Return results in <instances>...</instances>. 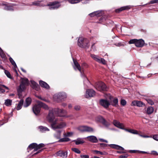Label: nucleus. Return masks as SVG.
<instances>
[{
    "instance_id": "de8ad7c7",
    "label": "nucleus",
    "mask_w": 158,
    "mask_h": 158,
    "mask_svg": "<svg viewBox=\"0 0 158 158\" xmlns=\"http://www.w3.org/2000/svg\"><path fill=\"white\" fill-rule=\"evenodd\" d=\"M146 100L149 104L152 105L154 104L153 102L150 99H146Z\"/></svg>"
},
{
    "instance_id": "79ce46f5",
    "label": "nucleus",
    "mask_w": 158,
    "mask_h": 158,
    "mask_svg": "<svg viewBox=\"0 0 158 158\" xmlns=\"http://www.w3.org/2000/svg\"><path fill=\"white\" fill-rule=\"evenodd\" d=\"M99 60L97 62L102 63L103 64H106V61L105 60L102 58H99Z\"/></svg>"
},
{
    "instance_id": "5701e85b",
    "label": "nucleus",
    "mask_w": 158,
    "mask_h": 158,
    "mask_svg": "<svg viewBox=\"0 0 158 158\" xmlns=\"http://www.w3.org/2000/svg\"><path fill=\"white\" fill-rule=\"evenodd\" d=\"M62 131L61 130H56V132L54 135V137L57 139H60V138Z\"/></svg>"
},
{
    "instance_id": "6e6552de",
    "label": "nucleus",
    "mask_w": 158,
    "mask_h": 158,
    "mask_svg": "<svg viewBox=\"0 0 158 158\" xmlns=\"http://www.w3.org/2000/svg\"><path fill=\"white\" fill-rule=\"evenodd\" d=\"M54 111L56 114L58 116L60 117H65L67 114V111L63 109H60L58 108L54 109Z\"/></svg>"
},
{
    "instance_id": "cd10ccee",
    "label": "nucleus",
    "mask_w": 158,
    "mask_h": 158,
    "mask_svg": "<svg viewBox=\"0 0 158 158\" xmlns=\"http://www.w3.org/2000/svg\"><path fill=\"white\" fill-rule=\"evenodd\" d=\"M37 102L38 103V105L40 106V107H42L43 108L45 109H48V108L47 105H46L45 104L40 102L39 101H37Z\"/></svg>"
},
{
    "instance_id": "72a5a7b5",
    "label": "nucleus",
    "mask_w": 158,
    "mask_h": 158,
    "mask_svg": "<svg viewBox=\"0 0 158 158\" xmlns=\"http://www.w3.org/2000/svg\"><path fill=\"white\" fill-rule=\"evenodd\" d=\"M82 0H68V2L72 4H74L80 2Z\"/></svg>"
},
{
    "instance_id": "dca6fc26",
    "label": "nucleus",
    "mask_w": 158,
    "mask_h": 158,
    "mask_svg": "<svg viewBox=\"0 0 158 158\" xmlns=\"http://www.w3.org/2000/svg\"><path fill=\"white\" fill-rule=\"evenodd\" d=\"M57 156L64 158H66L67 156V152L66 151H59L56 153Z\"/></svg>"
},
{
    "instance_id": "09e8293b",
    "label": "nucleus",
    "mask_w": 158,
    "mask_h": 158,
    "mask_svg": "<svg viewBox=\"0 0 158 158\" xmlns=\"http://www.w3.org/2000/svg\"><path fill=\"white\" fill-rule=\"evenodd\" d=\"M120 103L121 105L123 106H125L127 103L126 101L124 99H121Z\"/></svg>"
},
{
    "instance_id": "4d7b16f0",
    "label": "nucleus",
    "mask_w": 158,
    "mask_h": 158,
    "mask_svg": "<svg viewBox=\"0 0 158 158\" xmlns=\"http://www.w3.org/2000/svg\"><path fill=\"white\" fill-rule=\"evenodd\" d=\"M115 45L117 46L120 47L122 46H123V44H122L121 42H119L118 43H116L114 44Z\"/></svg>"
},
{
    "instance_id": "ea45409f",
    "label": "nucleus",
    "mask_w": 158,
    "mask_h": 158,
    "mask_svg": "<svg viewBox=\"0 0 158 158\" xmlns=\"http://www.w3.org/2000/svg\"><path fill=\"white\" fill-rule=\"evenodd\" d=\"M70 140L69 138H65L60 139L59 140V142H68Z\"/></svg>"
},
{
    "instance_id": "69168bd1",
    "label": "nucleus",
    "mask_w": 158,
    "mask_h": 158,
    "mask_svg": "<svg viewBox=\"0 0 158 158\" xmlns=\"http://www.w3.org/2000/svg\"><path fill=\"white\" fill-rule=\"evenodd\" d=\"M116 145L115 144H110L109 145V146L111 147L112 148H115V146H116Z\"/></svg>"
},
{
    "instance_id": "f03ea898",
    "label": "nucleus",
    "mask_w": 158,
    "mask_h": 158,
    "mask_svg": "<svg viewBox=\"0 0 158 158\" xmlns=\"http://www.w3.org/2000/svg\"><path fill=\"white\" fill-rule=\"evenodd\" d=\"M58 121V119H56L54 122L51 123V127L54 130H55L57 129L61 130L66 126V123L64 122H61L57 124Z\"/></svg>"
},
{
    "instance_id": "bb28decb",
    "label": "nucleus",
    "mask_w": 158,
    "mask_h": 158,
    "mask_svg": "<svg viewBox=\"0 0 158 158\" xmlns=\"http://www.w3.org/2000/svg\"><path fill=\"white\" fill-rule=\"evenodd\" d=\"M28 148L30 150L34 149L35 150H37V144L35 143L31 144L28 146Z\"/></svg>"
},
{
    "instance_id": "c85d7f7f",
    "label": "nucleus",
    "mask_w": 158,
    "mask_h": 158,
    "mask_svg": "<svg viewBox=\"0 0 158 158\" xmlns=\"http://www.w3.org/2000/svg\"><path fill=\"white\" fill-rule=\"evenodd\" d=\"M154 111V108L151 106L148 107L146 110V113L148 114H152Z\"/></svg>"
},
{
    "instance_id": "e433bc0d",
    "label": "nucleus",
    "mask_w": 158,
    "mask_h": 158,
    "mask_svg": "<svg viewBox=\"0 0 158 158\" xmlns=\"http://www.w3.org/2000/svg\"><path fill=\"white\" fill-rule=\"evenodd\" d=\"M90 56L93 59L96 61L98 62L99 60V57L98 56L94 54H91Z\"/></svg>"
},
{
    "instance_id": "2f4dec72",
    "label": "nucleus",
    "mask_w": 158,
    "mask_h": 158,
    "mask_svg": "<svg viewBox=\"0 0 158 158\" xmlns=\"http://www.w3.org/2000/svg\"><path fill=\"white\" fill-rule=\"evenodd\" d=\"M97 118L98 119V121L102 122L103 123H106V121L104 118L102 117L101 116H99L97 117Z\"/></svg>"
},
{
    "instance_id": "7ed1b4c3",
    "label": "nucleus",
    "mask_w": 158,
    "mask_h": 158,
    "mask_svg": "<svg viewBox=\"0 0 158 158\" xmlns=\"http://www.w3.org/2000/svg\"><path fill=\"white\" fill-rule=\"evenodd\" d=\"M130 44H134L137 47H142L144 44V41L142 39L137 40V39H133L131 40L128 42Z\"/></svg>"
},
{
    "instance_id": "0e129e2a",
    "label": "nucleus",
    "mask_w": 158,
    "mask_h": 158,
    "mask_svg": "<svg viewBox=\"0 0 158 158\" xmlns=\"http://www.w3.org/2000/svg\"><path fill=\"white\" fill-rule=\"evenodd\" d=\"M139 135L141 137H143V138H149V137H150L149 136H147V135H140V134H139Z\"/></svg>"
},
{
    "instance_id": "39448f33",
    "label": "nucleus",
    "mask_w": 158,
    "mask_h": 158,
    "mask_svg": "<svg viewBox=\"0 0 158 158\" xmlns=\"http://www.w3.org/2000/svg\"><path fill=\"white\" fill-rule=\"evenodd\" d=\"M60 2L55 1L49 2L46 6H48L50 10L56 9L58 8L60 6Z\"/></svg>"
},
{
    "instance_id": "aec40b11",
    "label": "nucleus",
    "mask_w": 158,
    "mask_h": 158,
    "mask_svg": "<svg viewBox=\"0 0 158 158\" xmlns=\"http://www.w3.org/2000/svg\"><path fill=\"white\" fill-rule=\"evenodd\" d=\"M144 105L143 102L140 101H133L131 104L132 106H136L139 107H141Z\"/></svg>"
},
{
    "instance_id": "774afa93",
    "label": "nucleus",
    "mask_w": 158,
    "mask_h": 158,
    "mask_svg": "<svg viewBox=\"0 0 158 158\" xmlns=\"http://www.w3.org/2000/svg\"><path fill=\"white\" fill-rule=\"evenodd\" d=\"M106 126H109L110 125V123H108L106 121V123H103Z\"/></svg>"
},
{
    "instance_id": "f3484780",
    "label": "nucleus",
    "mask_w": 158,
    "mask_h": 158,
    "mask_svg": "<svg viewBox=\"0 0 158 158\" xmlns=\"http://www.w3.org/2000/svg\"><path fill=\"white\" fill-rule=\"evenodd\" d=\"M40 106L38 105V103H37V105H35L33 107L32 110L35 114L37 115L40 113Z\"/></svg>"
},
{
    "instance_id": "c03bdc74",
    "label": "nucleus",
    "mask_w": 158,
    "mask_h": 158,
    "mask_svg": "<svg viewBox=\"0 0 158 158\" xmlns=\"http://www.w3.org/2000/svg\"><path fill=\"white\" fill-rule=\"evenodd\" d=\"M72 150L74 152L78 153L80 154L81 153V151L77 148H73L72 149Z\"/></svg>"
},
{
    "instance_id": "603ef678",
    "label": "nucleus",
    "mask_w": 158,
    "mask_h": 158,
    "mask_svg": "<svg viewBox=\"0 0 158 158\" xmlns=\"http://www.w3.org/2000/svg\"><path fill=\"white\" fill-rule=\"evenodd\" d=\"M74 109L76 111H79L80 110L81 107L79 106H76L74 107Z\"/></svg>"
},
{
    "instance_id": "a19ab883",
    "label": "nucleus",
    "mask_w": 158,
    "mask_h": 158,
    "mask_svg": "<svg viewBox=\"0 0 158 158\" xmlns=\"http://www.w3.org/2000/svg\"><path fill=\"white\" fill-rule=\"evenodd\" d=\"M95 14L96 16L97 17L101 16L102 15V13L100 11H94Z\"/></svg>"
},
{
    "instance_id": "6e6d98bb",
    "label": "nucleus",
    "mask_w": 158,
    "mask_h": 158,
    "mask_svg": "<svg viewBox=\"0 0 158 158\" xmlns=\"http://www.w3.org/2000/svg\"><path fill=\"white\" fill-rule=\"evenodd\" d=\"M152 138L154 140L158 141V135H153Z\"/></svg>"
},
{
    "instance_id": "4be33fe9",
    "label": "nucleus",
    "mask_w": 158,
    "mask_h": 158,
    "mask_svg": "<svg viewBox=\"0 0 158 158\" xmlns=\"http://www.w3.org/2000/svg\"><path fill=\"white\" fill-rule=\"evenodd\" d=\"M9 60L12 64L13 66L14 70L15 71V72L16 74L18 75V74L17 73V71L16 69V68L17 67V66L15 62L13 60V59L10 57L9 58Z\"/></svg>"
},
{
    "instance_id": "b1692460",
    "label": "nucleus",
    "mask_w": 158,
    "mask_h": 158,
    "mask_svg": "<svg viewBox=\"0 0 158 158\" xmlns=\"http://www.w3.org/2000/svg\"><path fill=\"white\" fill-rule=\"evenodd\" d=\"M41 1H36L32 2V4L31 5H28L31 6L32 5H34L36 6H45L43 4L41 3Z\"/></svg>"
},
{
    "instance_id": "a878e982",
    "label": "nucleus",
    "mask_w": 158,
    "mask_h": 158,
    "mask_svg": "<svg viewBox=\"0 0 158 158\" xmlns=\"http://www.w3.org/2000/svg\"><path fill=\"white\" fill-rule=\"evenodd\" d=\"M31 99L30 98H27L25 100V102L24 105V106L25 107L28 106L31 104Z\"/></svg>"
},
{
    "instance_id": "3c124183",
    "label": "nucleus",
    "mask_w": 158,
    "mask_h": 158,
    "mask_svg": "<svg viewBox=\"0 0 158 158\" xmlns=\"http://www.w3.org/2000/svg\"><path fill=\"white\" fill-rule=\"evenodd\" d=\"M4 88L5 89H9L7 87L3 85L2 82H0V89H1V88Z\"/></svg>"
},
{
    "instance_id": "c756f323",
    "label": "nucleus",
    "mask_w": 158,
    "mask_h": 158,
    "mask_svg": "<svg viewBox=\"0 0 158 158\" xmlns=\"http://www.w3.org/2000/svg\"><path fill=\"white\" fill-rule=\"evenodd\" d=\"M23 99H21L20 101L16 108L17 110H19L21 108L23 104Z\"/></svg>"
},
{
    "instance_id": "e2e57ef3",
    "label": "nucleus",
    "mask_w": 158,
    "mask_h": 158,
    "mask_svg": "<svg viewBox=\"0 0 158 158\" xmlns=\"http://www.w3.org/2000/svg\"><path fill=\"white\" fill-rule=\"evenodd\" d=\"M31 84L33 85L34 87H36V85H38L34 81H32Z\"/></svg>"
},
{
    "instance_id": "338daca9",
    "label": "nucleus",
    "mask_w": 158,
    "mask_h": 158,
    "mask_svg": "<svg viewBox=\"0 0 158 158\" xmlns=\"http://www.w3.org/2000/svg\"><path fill=\"white\" fill-rule=\"evenodd\" d=\"M37 97L39 99H41V100H43V101H46V100L45 99H44V98H42L41 97V96H37Z\"/></svg>"
},
{
    "instance_id": "412c9836",
    "label": "nucleus",
    "mask_w": 158,
    "mask_h": 158,
    "mask_svg": "<svg viewBox=\"0 0 158 158\" xmlns=\"http://www.w3.org/2000/svg\"><path fill=\"white\" fill-rule=\"evenodd\" d=\"M73 61L74 64V66H73V68L75 70L77 69L81 73V68L80 65L79 64L77 61L74 59H73Z\"/></svg>"
},
{
    "instance_id": "7c9ffc66",
    "label": "nucleus",
    "mask_w": 158,
    "mask_h": 158,
    "mask_svg": "<svg viewBox=\"0 0 158 158\" xmlns=\"http://www.w3.org/2000/svg\"><path fill=\"white\" fill-rule=\"evenodd\" d=\"M39 128L40 131L42 132L49 131V129L46 127H44L42 126H40L39 127Z\"/></svg>"
},
{
    "instance_id": "13d9d810",
    "label": "nucleus",
    "mask_w": 158,
    "mask_h": 158,
    "mask_svg": "<svg viewBox=\"0 0 158 158\" xmlns=\"http://www.w3.org/2000/svg\"><path fill=\"white\" fill-rule=\"evenodd\" d=\"M81 158H89V156L88 155H81L80 156Z\"/></svg>"
},
{
    "instance_id": "ddd939ff",
    "label": "nucleus",
    "mask_w": 158,
    "mask_h": 158,
    "mask_svg": "<svg viewBox=\"0 0 158 158\" xmlns=\"http://www.w3.org/2000/svg\"><path fill=\"white\" fill-rule=\"evenodd\" d=\"M3 6H5L4 9L7 10H13V6H15V4H3Z\"/></svg>"
},
{
    "instance_id": "2eb2a0df",
    "label": "nucleus",
    "mask_w": 158,
    "mask_h": 158,
    "mask_svg": "<svg viewBox=\"0 0 158 158\" xmlns=\"http://www.w3.org/2000/svg\"><path fill=\"white\" fill-rule=\"evenodd\" d=\"M95 95V92L93 89H87L85 97L86 98H88L94 96Z\"/></svg>"
},
{
    "instance_id": "bf43d9fd",
    "label": "nucleus",
    "mask_w": 158,
    "mask_h": 158,
    "mask_svg": "<svg viewBox=\"0 0 158 158\" xmlns=\"http://www.w3.org/2000/svg\"><path fill=\"white\" fill-rule=\"evenodd\" d=\"M128 156V155L126 154L125 155H122L119 156V158H127Z\"/></svg>"
},
{
    "instance_id": "9b49d317",
    "label": "nucleus",
    "mask_w": 158,
    "mask_h": 158,
    "mask_svg": "<svg viewBox=\"0 0 158 158\" xmlns=\"http://www.w3.org/2000/svg\"><path fill=\"white\" fill-rule=\"evenodd\" d=\"M29 85V81L27 78H23L21 83L20 85V87L19 89H24L26 86Z\"/></svg>"
},
{
    "instance_id": "864d4df0",
    "label": "nucleus",
    "mask_w": 158,
    "mask_h": 158,
    "mask_svg": "<svg viewBox=\"0 0 158 158\" xmlns=\"http://www.w3.org/2000/svg\"><path fill=\"white\" fill-rule=\"evenodd\" d=\"M158 3V0H153L150 2V4Z\"/></svg>"
},
{
    "instance_id": "20e7f679",
    "label": "nucleus",
    "mask_w": 158,
    "mask_h": 158,
    "mask_svg": "<svg viewBox=\"0 0 158 158\" xmlns=\"http://www.w3.org/2000/svg\"><path fill=\"white\" fill-rule=\"evenodd\" d=\"M66 97V94L64 93H62L55 94L53 96V98L54 101L60 102L61 101L64 100Z\"/></svg>"
},
{
    "instance_id": "37998d69",
    "label": "nucleus",
    "mask_w": 158,
    "mask_h": 158,
    "mask_svg": "<svg viewBox=\"0 0 158 158\" xmlns=\"http://www.w3.org/2000/svg\"><path fill=\"white\" fill-rule=\"evenodd\" d=\"M0 56L2 58H4L6 56L3 53V50L0 47Z\"/></svg>"
},
{
    "instance_id": "f8f14e48",
    "label": "nucleus",
    "mask_w": 158,
    "mask_h": 158,
    "mask_svg": "<svg viewBox=\"0 0 158 158\" xmlns=\"http://www.w3.org/2000/svg\"><path fill=\"white\" fill-rule=\"evenodd\" d=\"M99 102L101 105L106 108H107L110 105V102L106 99H101Z\"/></svg>"
},
{
    "instance_id": "423d86ee",
    "label": "nucleus",
    "mask_w": 158,
    "mask_h": 158,
    "mask_svg": "<svg viewBox=\"0 0 158 158\" xmlns=\"http://www.w3.org/2000/svg\"><path fill=\"white\" fill-rule=\"evenodd\" d=\"M53 112H55L54 109L52 110H50L48 114L47 117V120L51 123L54 122L56 119H58L57 118H55L53 114Z\"/></svg>"
},
{
    "instance_id": "f257e3e1",
    "label": "nucleus",
    "mask_w": 158,
    "mask_h": 158,
    "mask_svg": "<svg viewBox=\"0 0 158 158\" xmlns=\"http://www.w3.org/2000/svg\"><path fill=\"white\" fill-rule=\"evenodd\" d=\"M89 40L86 38L79 37L78 39L77 44L80 47L87 49L89 47Z\"/></svg>"
},
{
    "instance_id": "8fccbe9b",
    "label": "nucleus",
    "mask_w": 158,
    "mask_h": 158,
    "mask_svg": "<svg viewBox=\"0 0 158 158\" xmlns=\"http://www.w3.org/2000/svg\"><path fill=\"white\" fill-rule=\"evenodd\" d=\"M115 149H119L121 150H124V149L123 148H122L121 147H120L118 145H116L115 146Z\"/></svg>"
},
{
    "instance_id": "a18cd8bd",
    "label": "nucleus",
    "mask_w": 158,
    "mask_h": 158,
    "mask_svg": "<svg viewBox=\"0 0 158 158\" xmlns=\"http://www.w3.org/2000/svg\"><path fill=\"white\" fill-rule=\"evenodd\" d=\"M44 144L43 143H40L39 145L37 144V150L44 147Z\"/></svg>"
},
{
    "instance_id": "052dcab7",
    "label": "nucleus",
    "mask_w": 158,
    "mask_h": 158,
    "mask_svg": "<svg viewBox=\"0 0 158 158\" xmlns=\"http://www.w3.org/2000/svg\"><path fill=\"white\" fill-rule=\"evenodd\" d=\"M73 134V133L72 132H68L67 133L66 136H70Z\"/></svg>"
},
{
    "instance_id": "a211bd4d",
    "label": "nucleus",
    "mask_w": 158,
    "mask_h": 158,
    "mask_svg": "<svg viewBox=\"0 0 158 158\" xmlns=\"http://www.w3.org/2000/svg\"><path fill=\"white\" fill-rule=\"evenodd\" d=\"M130 8V6H127L122 7L121 8L117 9L115 10V12L117 13H119L120 12L124 10H128Z\"/></svg>"
},
{
    "instance_id": "680f3d73",
    "label": "nucleus",
    "mask_w": 158,
    "mask_h": 158,
    "mask_svg": "<svg viewBox=\"0 0 158 158\" xmlns=\"http://www.w3.org/2000/svg\"><path fill=\"white\" fill-rule=\"evenodd\" d=\"M89 15L91 17H93L94 16H96L94 12L90 13L89 14Z\"/></svg>"
},
{
    "instance_id": "49530a36",
    "label": "nucleus",
    "mask_w": 158,
    "mask_h": 158,
    "mask_svg": "<svg viewBox=\"0 0 158 158\" xmlns=\"http://www.w3.org/2000/svg\"><path fill=\"white\" fill-rule=\"evenodd\" d=\"M74 141L75 142L76 144L77 145H78L83 143V142L79 139H77L76 140H75Z\"/></svg>"
},
{
    "instance_id": "393cba45",
    "label": "nucleus",
    "mask_w": 158,
    "mask_h": 158,
    "mask_svg": "<svg viewBox=\"0 0 158 158\" xmlns=\"http://www.w3.org/2000/svg\"><path fill=\"white\" fill-rule=\"evenodd\" d=\"M87 139L88 140L93 143H96L98 141L97 138L94 136H89L87 137Z\"/></svg>"
},
{
    "instance_id": "5fc2aeb1",
    "label": "nucleus",
    "mask_w": 158,
    "mask_h": 158,
    "mask_svg": "<svg viewBox=\"0 0 158 158\" xmlns=\"http://www.w3.org/2000/svg\"><path fill=\"white\" fill-rule=\"evenodd\" d=\"M139 150H130L128 151V152L131 153H138Z\"/></svg>"
},
{
    "instance_id": "58836bf2",
    "label": "nucleus",
    "mask_w": 158,
    "mask_h": 158,
    "mask_svg": "<svg viewBox=\"0 0 158 158\" xmlns=\"http://www.w3.org/2000/svg\"><path fill=\"white\" fill-rule=\"evenodd\" d=\"M4 71L7 77L10 79H12V77L11 76L10 73L9 72L5 69H4Z\"/></svg>"
},
{
    "instance_id": "1a4fd4ad",
    "label": "nucleus",
    "mask_w": 158,
    "mask_h": 158,
    "mask_svg": "<svg viewBox=\"0 0 158 158\" xmlns=\"http://www.w3.org/2000/svg\"><path fill=\"white\" fill-rule=\"evenodd\" d=\"M96 89H106V86L105 84L102 81L96 82L94 85Z\"/></svg>"
},
{
    "instance_id": "4c0bfd02",
    "label": "nucleus",
    "mask_w": 158,
    "mask_h": 158,
    "mask_svg": "<svg viewBox=\"0 0 158 158\" xmlns=\"http://www.w3.org/2000/svg\"><path fill=\"white\" fill-rule=\"evenodd\" d=\"M12 100L7 99L6 100L5 104L7 106H10L11 105Z\"/></svg>"
},
{
    "instance_id": "0eeeda50",
    "label": "nucleus",
    "mask_w": 158,
    "mask_h": 158,
    "mask_svg": "<svg viewBox=\"0 0 158 158\" xmlns=\"http://www.w3.org/2000/svg\"><path fill=\"white\" fill-rule=\"evenodd\" d=\"M77 129L78 130L81 132H91L94 131L93 128L87 126H80L78 127Z\"/></svg>"
},
{
    "instance_id": "473e14b6",
    "label": "nucleus",
    "mask_w": 158,
    "mask_h": 158,
    "mask_svg": "<svg viewBox=\"0 0 158 158\" xmlns=\"http://www.w3.org/2000/svg\"><path fill=\"white\" fill-rule=\"evenodd\" d=\"M92 152L94 153L95 154H99L101 155H105L106 154V152H101L97 150H92Z\"/></svg>"
},
{
    "instance_id": "6ab92c4d",
    "label": "nucleus",
    "mask_w": 158,
    "mask_h": 158,
    "mask_svg": "<svg viewBox=\"0 0 158 158\" xmlns=\"http://www.w3.org/2000/svg\"><path fill=\"white\" fill-rule=\"evenodd\" d=\"M39 83L40 85L42 87L45 89H49L50 86L46 82L42 81L40 80L39 81Z\"/></svg>"
},
{
    "instance_id": "f704fd0d",
    "label": "nucleus",
    "mask_w": 158,
    "mask_h": 158,
    "mask_svg": "<svg viewBox=\"0 0 158 158\" xmlns=\"http://www.w3.org/2000/svg\"><path fill=\"white\" fill-rule=\"evenodd\" d=\"M126 131H128L131 133L135 134H138V131H137L133 130V129H127L125 130Z\"/></svg>"
},
{
    "instance_id": "9d476101",
    "label": "nucleus",
    "mask_w": 158,
    "mask_h": 158,
    "mask_svg": "<svg viewBox=\"0 0 158 158\" xmlns=\"http://www.w3.org/2000/svg\"><path fill=\"white\" fill-rule=\"evenodd\" d=\"M109 98L110 101V105L112 106L117 107L118 105V101L117 98H114L111 95H110L109 97Z\"/></svg>"
},
{
    "instance_id": "4468645a",
    "label": "nucleus",
    "mask_w": 158,
    "mask_h": 158,
    "mask_svg": "<svg viewBox=\"0 0 158 158\" xmlns=\"http://www.w3.org/2000/svg\"><path fill=\"white\" fill-rule=\"evenodd\" d=\"M113 124L116 127L120 129H124V126L123 123H120L118 121L114 120L113 122Z\"/></svg>"
},
{
    "instance_id": "c9c22d12",
    "label": "nucleus",
    "mask_w": 158,
    "mask_h": 158,
    "mask_svg": "<svg viewBox=\"0 0 158 158\" xmlns=\"http://www.w3.org/2000/svg\"><path fill=\"white\" fill-rule=\"evenodd\" d=\"M18 94L19 98H21L23 96V94L24 93V89H18Z\"/></svg>"
}]
</instances>
